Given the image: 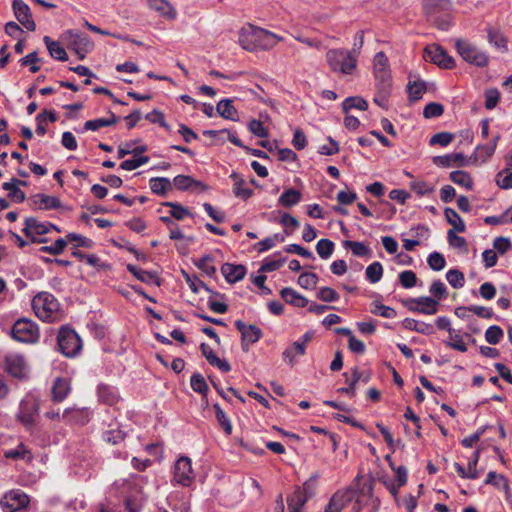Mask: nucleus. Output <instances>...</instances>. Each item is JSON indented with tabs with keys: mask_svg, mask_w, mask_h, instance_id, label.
<instances>
[{
	"mask_svg": "<svg viewBox=\"0 0 512 512\" xmlns=\"http://www.w3.org/2000/svg\"><path fill=\"white\" fill-rule=\"evenodd\" d=\"M39 410L38 399L32 395L26 396L19 406L18 419L26 427L33 426L35 422V415Z\"/></svg>",
	"mask_w": 512,
	"mask_h": 512,
	"instance_id": "ddd939ff",
	"label": "nucleus"
},
{
	"mask_svg": "<svg viewBox=\"0 0 512 512\" xmlns=\"http://www.w3.org/2000/svg\"><path fill=\"white\" fill-rule=\"evenodd\" d=\"M334 243L329 239H320L316 245V251L322 259L329 258L334 251Z\"/></svg>",
	"mask_w": 512,
	"mask_h": 512,
	"instance_id": "5fc2aeb1",
	"label": "nucleus"
},
{
	"mask_svg": "<svg viewBox=\"0 0 512 512\" xmlns=\"http://www.w3.org/2000/svg\"><path fill=\"white\" fill-rule=\"evenodd\" d=\"M35 315L44 322H57L63 319L64 313L59 301L48 292H40L32 299Z\"/></svg>",
	"mask_w": 512,
	"mask_h": 512,
	"instance_id": "f03ea898",
	"label": "nucleus"
},
{
	"mask_svg": "<svg viewBox=\"0 0 512 512\" xmlns=\"http://www.w3.org/2000/svg\"><path fill=\"white\" fill-rule=\"evenodd\" d=\"M25 235L33 242H45L41 236L49 232V223L40 222L36 218L30 217L25 220V227L23 228Z\"/></svg>",
	"mask_w": 512,
	"mask_h": 512,
	"instance_id": "6ab92c4d",
	"label": "nucleus"
},
{
	"mask_svg": "<svg viewBox=\"0 0 512 512\" xmlns=\"http://www.w3.org/2000/svg\"><path fill=\"white\" fill-rule=\"evenodd\" d=\"M450 180L459 185L465 187L467 190L473 188V179L470 174L463 170L452 171L450 173Z\"/></svg>",
	"mask_w": 512,
	"mask_h": 512,
	"instance_id": "a19ab883",
	"label": "nucleus"
},
{
	"mask_svg": "<svg viewBox=\"0 0 512 512\" xmlns=\"http://www.w3.org/2000/svg\"><path fill=\"white\" fill-rule=\"evenodd\" d=\"M30 499L26 493L20 489L10 490L5 493L0 504L4 512H16L28 506Z\"/></svg>",
	"mask_w": 512,
	"mask_h": 512,
	"instance_id": "9d476101",
	"label": "nucleus"
},
{
	"mask_svg": "<svg viewBox=\"0 0 512 512\" xmlns=\"http://www.w3.org/2000/svg\"><path fill=\"white\" fill-rule=\"evenodd\" d=\"M125 435V432L122 431L116 423H114L110 424L108 429L103 432L102 439L106 443L116 445L124 440Z\"/></svg>",
	"mask_w": 512,
	"mask_h": 512,
	"instance_id": "2f4dec72",
	"label": "nucleus"
},
{
	"mask_svg": "<svg viewBox=\"0 0 512 512\" xmlns=\"http://www.w3.org/2000/svg\"><path fill=\"white\" fill-rule=\"evenodd\" d=\"M230 178L234 180L233 193L236 197L247 200L253 195V190L244 187L245 181L237 173H232Z\"/></svg>",
	"mask_w": 512,
	"mask_h": 512,
	"instance_id": "72a5a7b5",
	"label": "nucleus"
},
{
	"mask_svg": "<svg viewBox=\"0 0 512 512\" xmlns=\"http://www.w3.org/2000/svg\"><path fill=\"white\" fill-rule=\"evenodd\" d=\"M497 185L502 189L512 188V171L504 170L497 174Z\"/></svg>",
	"mask_w": 512,
	"mask_h": 512,
	"instance_id": "774afa93",
	"label": "nucleus"
},
{
	"mask_svg": "<svg viewBox=\"0 0 512 512\" xmlns=\"http://www.w3.org/2000/svg\"><path fill=\"white\" fill-rule=\"evenodd\" d=\"M415 306H410L409 309L413 312L422 313L425 315H433L438 311V301L431 297H419L411 300Z\"/></svg>",
	"mask_w": 512,
	"mask_h": 512,
	"instance_id": "412c9836",
	"label": "nucleus"
},
{
	"mask_svg": "<svg viewBox=\"0 0 512 512\" xmlns=\"http://www.w3.org/2000/svg\"><path fill=\"white\" fill-rule=\"evenodd\" d=\"M354 502L352 505V512H377L379 509L380 501L374 498L372 489L355 491Z\"/></svg>",
	"mask_w": 512,
	"mask_h": 512,
	"instance_id": "f8f14e48",
	"label": "nucleus"
},
{
	"mask_svg": "<svg viewBox=\"0 0 512 512\" xmlns=\"http://www.w3.org/2000/svg\"><path fill=\"white\" fill-rule=\"evenodd\" d=\"M500 139V134H497L492 138L490 143L485 145H478L474 151V153L470 156L469 160L471 163H477L481 161L482 163L486 162L495 152L498 141Z\"/></svg>",
	"mask_w": 512,
	"mask_h": 512,
	"instance_id": "aec40b11",
	"label": "nucleus"
},
{
	"mask_svg": "<svg viewBox=\"0 0 512 512\" xmlns=\"http://www.w3.org/2000/svg\"><path fill=\"white\" fill-rule=\"evenodd\" d=\"M70 392V381L65 378H56L51 389L52 401L60 403L69 395Z\"/></svg>",
	"mask_w": 512,
	"mask_h": 512,
	"instance_id": "a878e982",
	"label": "nucleus"
},
{
	"mask_svg": "<svg viewBox=\"0 0 512 512\" xmlns=\"http://www.w3.org/2000/svg\"><path fill=\"white\" fill-rule=\"evenodd\" d=\"M326 61L330 69L335 73L352 75L357 68V56L346 49L335 48L328 50Z\"/></svg>",
	"mask_w": 512,
	"mask_h": 512,
	"instance_id": "20e7f679",
	"label": "nucleus"
},
{
	"mask_svg": "<svg viewBox=\"0 0 512 512\" xmlns=\"http://www.w3.org/2000/svg\"><path fill=\"white\" fill-rule=\"evenodd\" d=\"M423 57L441 68L452 69L455 66V60L449 56L439 45H429L424 49Z\"/></svg>",
	"mask_w": 512,
	"mask_h": 512,
	"instance_id": "9b49d317",
	"label": "nucleus"
},
{
	"mask_svg": "<svg viewBox=\"0 0 512 512\" xmlns=\"http://www.w3.org/2000/svg\"><path fill=\"white\" fill-rule=\"evenodd\" d=\"M195 265L202 270L206 275L213 276L216 273L214 266V258L211 255H205L195 261Z\"/></svg>",
	"mask_w": 512,
	"mask_h": 512,
	"instance_id": "de8ad7c7",
	"label": "nucleus"
},
{
	"mask_svg": "<svg viewBox=\"0 0 512 512\" xmlns=\"http://www.w3.org/2000/svg\"><path fill=\"white\" fill-rule=\"evenodd\" d=\"M485 483L493 485V486H496L497 488H502L504 490H509V481H508V479L504 475L497 474L494 471H490L487 474Z\"/></svg>",
	"mask_w": 512,
	"mask_h": 512,
	"instance_id": "09e8293b",
	"label": "nucleus"
},
{
	"mask_svg": "<svg viewBox=\"0 0 512 512\" xmlns=\"http://www.w3.org/2000/svg\"><path fill=\"white\" fill-rule=\"evenodd\" d=\"M98 398L101 402L108 404V405H114L118 402V394L115 388L101 384L98 386Z\"/></svg>",
	"mask_w": 512,
	"mask_h": 512,
	"instance_id": "4c0bfd02",
	"label": "nucleus"
},
{
	"mask_svg": "<svg viewBox=\"0 0 512 512\" xmlns=\"http://www.w3.org/2000/svg\"><path fill=\"white\" fill-rule=\"evenodd\" d=\"M127 269L134 274L139 280L143 282H153L157 286H160V279L158 278L156 273H151L148 271H144L136 268L135 266L129 264L127 265Z\"/></svg>",
	"mask_w": 512,
	"mask_h": 512,
	"instance_id": "c03bdc74",
	"label": "nucleus"
},
{
	"mask_svg": "<svg viewBox=\"0 0 512 512\" xmlns=\"http://www.w3.org/2000/svg\"><path fill=\"white\" fill-rule=\"evenodd\" d=\"M12 8L19 23L28 31H35L36 23L32 18L30 7L23 0H13Z\"/></svg>",
	"mask_w": 512,
	"mask_h": 512,
	"instance_id": "a211bd4d",
	"label": "nucleus"
},
{
	"mask_svg": "<svg viewBox=\"0 0 512 512\" xmlns=\"http://www.w3.org/2000/svg\"><path fill=\"white\" fill-rule=\"evenodd\" d=\"M4 457L13 460H24L27 463L33 460L32 452L23 443H19L14 449L6 450Z\"/></svg>",
	"mask_w": 512,
	"mask_h": 512,
	"instance_id": "c85d7f7f",
	"label": "nucleus"
},
{
	"mask_svg": "<svg viewBox=\"0 0 512 512\" xmlns=\"http://www.w3.org/2000/svg\"><path fill=\"white\" fill-rule=\"evenodd\" d=\"M59 351L66 357L74 358L82 350V340L76 331L69 326H62L57 335Z\"/></svg>",
	"mask_w": 512,
	"mask_h": 512,
	"instance_id": "39448f33",
	"label": "nucleus"
},
{
	"mask_svg": "<svg viewBox=\"0 0 512 512\" xmlns=\"http://www.w3.org/2000/svg\"><path fill=\"white\" fill-rule=\"evenodd\" d=\"M318 282V276L315 273H302L298 277V284L305 289H314Z\"/></svg>",
	"mask_w": 512,
	"mask_h": 512,
	"instance_id": "69168bd1",
	"label": "nucleus"
},
{
	"mask_svg": "<svg viewBox=\"0 0 512 512\" xmlns=\"http://www.w3.org/2000/svg\"><path fill=\"white\" fill-rule=\"evenodd\" d=\"M410 188L418 195H429L434 191V186L426 181L415 180L410 183Z\"/></svg>",
	"mask_w": 512,
	"mask_h": 512,
	"instance_id": "4d7b16f0",
	"label": "nucleus"
},
{
	"mask_svg": "<svg viewBox=\"0 0 512 512\" xmlns=\"http://www.w3.org/2000/svg\"><path fill=\"white\" fill-rule=\"evenodd\" d=\"M217 113L224 119L237 120L238 112L231 99H223L216 106Z\"/></svg>",
	"mask_w": 512,
	"mask_h": 512,
	"instance_id": "f704fd0d",
	"label": "nucleus"
},
{
	"mask_svg": "<svg viewBox=\"0 0 512 512\" xmlns=\"http://www.w3.org/2000/svg\"><path fill=\"white\" fill-rule=\"evenodd\" d=\"M221 272L229 283H235L242 280L246 274L245 266L239 264L225 263L221 267Z\"/></svg>",
	"mask_w": 512,
	"mask_h": 512,
	"instance_id": "bb28decb",
	"label": "nucleus"
},
{
	"mask_svg": "<svg viewBox=\"0 0 512 512\" xmlns=\"http://www.w3.org/2000/svg\"><path fill=\"white\" fill-rule=\"evenodd\" d=\"M173 475L177 483L189 486L194 477L190 458L180 457L174 465Z\"/></svg>",
	"mask_w": 512,
	"mask_h": 512,
	"instance_id": "f3484780",
	"label": "nucleus"
},
{
	"mask_svg": "<svg viewBox=\"0 0 512 512\" xmlns=\"http://www.w3.org/2000/svg\"><path fill=\"white\" fill-rule=\"evenodd\" d=\"M309 499L300 491V486H297L293 494L287 498L289 512H300Z\"/></svg>",
	"mask_w": 512,
	"mask_h": 512,
	"instance_id": "c756f323",
	"label": "nucleus"
},
{
	"mask_svg": "<svg viewBox=\"0 0 512 512\" xmlns=\"http://www.w3.org/2000/svg\"><path fill=\"white\" fill-rule=\"evenodd\" d=\"M32 202L35 209L39 210H50L61 208V201L55 196L46 194H36L32 197Z\"/></svg>",
	"mask_w": 512,
	"mask_h": 512,
	"instance_id": "393cba45",
	"label": "nucleus"
},
{
	"mask_svg": "<svg viewBox=\"0 0 512 512\" xmlns=\"http://www.w3.org/2000/svg\"><path fill=\"white\" fill-rule=\"evenodd\" d=\"M20 185L25 186L26 182L16 178H12L10 182L3 183L2 188L9 192L10 198L20 203L25 199L24 192L19 189Z\"/></svg>",
	"mask_w": 512,
	"mask_h": 512,
	"instance_id": "cd10ccee",
	"label": "nucleus"
},
{
	"mask_svg": "<svg viewBox=\"0 0 512 512\" xmlns=\"http://www.w3.org/2000/svg\"><path fill=\"white\" fill-rule=\"evenodd\" d=\"M190 384L195 392L202 395H206L209 390L205 378L199 373L193 374L191 376Z\"/></svg>",
	"mask_w": 512,
	"mask_h": 512,
	"instance_id": "6e6d98bb",
	"label": "nucleus"
},
{
	"mask_svg": "<svg viewBox=\"0 0 512 512\" xmlns=\"http://www.w3.org/2000/svg\"><path fill=\"white\" fill-rule=\"evenodd\" d=\"M301 192L295 188L285 190L278 199V203L284 207H292L301 200Z\"/></svg>",
	"mask_w": 512,
	"mask_h": 512,
	"instance_id": "58836bf2",
	"label": "nucleus"
},
{
	"mask_svg": "<svg viewBox=\"0 0 512 512\" xmlns=\"http://www.w3.org/2000/svg\"><path fill=\"white\" fill-rule=\"evenodd\" d=\"M366 277L367 280L375 284L379 282L383 275V267L380 262H373L366 268Z\"/></svg>",
	"mask_w": 512,
	"mask_h": 512,
	"instance_id": "3c124183",
	"label": "nucleus"
},
{
	"mask_svg": "<svg viewBox=\"0 0 512 512\" xmlns=\"http://www.w3.org/2000/svg\"><path fill=\"white\" fill-rule=\"evenodd\" d=\"M503 337V330L500 326H490L485 332V339L489 344L496 345Z\"/></svg>",
	"mask_w": 512,
	"mask_h": 512,
	"instance_id": "680f3d73",
	"label": "nucleus"
},
{
	"mask_svg": "<svg viewBox=\"0 0 512 512\" xmlns=\"http://www.w3.org/2000/svg\"><path fill=\"white\" fill-rule=\"evenodd\" d=\"M213 408L215 410V416L220 426L223 428L226 434L230 435L232 432V425L230 420L226 416L225 412L221 409L218 404H214Z\"/></svg>",
	"mask_w": 512,
	"mask_h": 512,
	"instance_id": "052dcab7",
	"label": "nucleus"
},
{
	"mask_svg": "<svg viewBox=\"0 0 512 512\" xmlns=\"http://www.w3.org/2000/svg\"><path fill=\"white\" fill-rule=\"evenodd\" d=\"M470 160H467L466 156L463 153H453L442 156H435L432 159V162L439 167H450V166H458L464 167L467 166Z\"/></svg>",
	"mask_w": 512,
	"mask_h": 512,
	"instance_id": "4be33fe9",
	"label": "nucleus"
},
{
	"mask_svg": "<svg viewBox=\"0 0 512 512\" xmlns=\"http://www.w3.org/2000/svg\"><path fill=\"white\" fill-rule=\"evenodd\" d=\"M12 337L23 343H36L40 338L38 325L30 319H18L12 327Z\"/></svg>",
	"mask_w": 512,
	"mask_h": 512,
	"instance_id": "0eeeda50",
	"label": "nucleus"
},
{
	"mask_svg": "<svg viewBox=\"0 0 512 512\" xmlns=\"http://www.w3.org/2000/svg\"><path fill=\"white\" fill-rule=\"evenodd\" d=\"M61 38L66 42L69 49L75 51L80 59H84L86 54L93 48V43L90 38L76 30L65 31Z\"/></svg>",
	"mask_w": 512,
	"mask_h": 512,
	"instance_id": "1a4fd4ad",
	"label": "nucleus"
},
{
	"mask_svg": "<svg viewBox=\"0 0 512 512\" xmlns=\"http://www.w3.org/2000/svg\"><path fill=\"white\" fill-rule=\"evenodd\" d=\"M162 206L169 207L170 208V211H169L170 217H173L176 220H182L186 216L190 215L189 210L178 203L162 202Z\"/></svg>",
	"mask_w": 512,
	"mask_h": 512,
	"instance_id": "8fccbe9b",
	"label": "nucleus"
},
{
	"mask_svg": "<svg viewBox=\"0 0 512 512\" xmlns=\"http://www.w3.org/2000/svg\"><path fill=\"white\" fill-rule=\"evenodd\" d=\"M361 379H362V373L359 372V370L357 368H354L352 370L351 380H347L348 386L339 388L337 390V392L347 394L350 397H354L356 394V385Z\"/></svg>",
	"mask_w": 512,
	"mask_h": 512,
	"instance_id": "a18cd8bd",
	"label": "nucleus"
},
{
	"mask_svg": "<svg viewBox=\"0 0 512 512\" xmlns=\"http://www.w3.org/2000/svg\"><path fill=\"white\" fill-rule=\"evenodd\" d=\"M446 279L449 282V284L455 289H460L465 284L464 274L458 269L449 270L446 273Z\"/></svg>",
	"mask_w": 512,
	"mask_h": 512,
	"instance_id": "864d4df0",
	"label": "nucleus"
},
{
	"mask_svg": "<svg viewBox=\"0 0 512 512\" xmlns=\"http://www.w3.org/2000/svg\"><path fill=\"white\" fill-rule=\"evenodd\" d=\"M403 326L406 329L416 331L418 333H422L425 335H430V334L434 333V326L432 324L425 323L422 321H417L412 318H406L403 321Z\"/></svg>",
	"mask_w": 512,
	"mask_h": 512,
	"instance_id": "e433bc0d",
	"label": "nucleus"
},
{
	"mask_svg": "<svg viewBox=\"0 0 512 512\" xmlns=\"http://www.w3.org/2000/svg\"><path fill=\"white\" fill-rule=\"evenodd\" d=\"M90 412L86 408H67L62 414V419L67 423L84 425L89 421Z\"/></svg>",
	"mask_w": 512,
	"mask_h": 512,
	"instance_id": "5701e85b",
	"label": "nucleus"
},
{
	"mask_svg": "<svg viewBox=\"0 0 512 512\" xmlns=\"http://www.w3.org/2000/svg\"><path fill=\"white\" fill-rule=\"evenodd\" d=\"M426 91V84L423 81H414L413 83L408 84V93L410 99L413 101H417L421 99L422 95Z\"/></svg>",
	"mask_w": 512,
	"mask_h": 512,
	"instance_id": "bf43d9fd",
	"label": "nucleus"
},
{
	"mask_svg": "<svg viewBox=\"0 0 512 512\" xmlns=\"http://www.w3.org/2000/svg\"><path fill=\"white\" fill-rule=\"evenodd\" d=\"M488 41L490 44H492L497 49H500L502 52H506L508 50L507 37L499 30L489 29L488 30Z\"/></svg>",
	"mask_w": 512,
	"mask_h": 512,
	"instance_id": "ea45409f",
	"label": "nucleus"
},
{
	"mask_svg": "<svg viewBox=\"0 0 512 512\" xmlns=\"http://www.w3.org/2000/svg\"><path fill=\"white\" fill-rule=\"evenodd\" d=\"M371 312L375 315H380L384 318H394L396 316V310L392 307L385 306L380 302H374Z\"/></svg>",
	"mask_w": 512,
	"mask_h": 512,
	"instance_id": "e2e57ef3",
	"label": "nucleus"
},
{
	"mask_svg": "<svg viewBox=\"0 0 512 512\" xmlns=\"http://www.w3.org/2000/svg\"><path fill=\"white\" fill-rule=\"evenodd\" d=\"M148 162V157L143 155H135L132 159L124 160L120 164V168L127 171H132L137 169L143 164Z\"/></svg>",
	"mask_w": 512,
	"mask_h": 512,
	"instance_id": "13d9d810",
	"label": "nucleus"
},
{
	"mask_svg": "<svg viewBox=\"0 0 512 512\" xmlns=\"http://www.w3.org/2000/svg\"><path fill=\"white\" fill-rule=\"evenodd\" d=\"M429 292L434 296V299L437 301L445 299L448 294L445 284L440 280H436L431 284Z\"/></svg>",
	"mask_w": 512,
	"mask_h": 512,
	"instance_id": "338daca9",
	"label": "nucleus"
},
{
	"mask_svg": "<svg viewBox=\"0 0 512 512\" xmlns=\"http://www.w3.org/2000/svg\"><path fill=\"white\" fill-rule=\"evenodd\" d=\"M455 47L459 55L466 62L477 67H485L489 62V58L485 52L480 51L476 46L471 43L458 39L455 42Z\"/></svg>",
	"mask_w": 512,
	"mask_h": 512,
	"instance_id": "6e6552de",
	"label": "nucleus"
},
{
	"mask_svg": "<svg viewBox=\"0 0 512 512\" xmlns=\"http://www.w3.org/2000/svg\"><path fill=\"white\" fill-rule=\"evenodd\" d=\"M114 485L125 497V505L128 512H140L141 491L136 478L118 480Z\"/></svg>",
	"mask_w": 512,
	"mask_h": 512,
	"instance_id": "423d86ee",
	"label": "nucleus"
},
{
	"mask_svg": "<svg viewBox=\"0 0 512 512\" xmlns=\"http://www.w3.org/2000/svg\"><path fill=\"white\" fill-rule=\"evenodd\" d=\"M343 245L350 248L355 256L366 257L370 255V249L362 242L346 240Z\"/></svg>",
	"mask_w": 512,
	"mask_h": 512,
	"instance_id": "603ef678",
	"label": "nucleus"
},
{
	"mask_svg": "<svg viewBox=\"0 0 512 512\" xmlns=\"http://www.w3.org/2000/svg\"><path fill=\"white\" fill-rule=\"evenodd\" d=\"M235 327L241 333L242 350L247 352L250 345L256 343L262 337V331L255 325H246L243 321H235Z\"/></svg>",
	"mask_w": 512,
	"mask_h": 512,
	"instance_id": "2eb2a0df",
	"label": "nucleus"
},
{
	"mask_svg": "<svg viewBox=\"0 0 512 512\" xmlns=\"http://www.w3.org/2000/svg\"><path fill=\"white\" fill-rule=\"evenodd\" d=\"M355 497V490L351 487L337 490L329 499L324 512H341Z\"/></svg>",
	"mask_w": 512,
	"mask_h": 512,
	"instance_id": "4468645a",
	"label": "nucleus"
},
{
	"mask_svg": "<svg viewBox=\"0 0 512 512\" xmlns=\"http://www.w3.org/2000/svg\"><path fill=\"white\" fill-rule=\"evenodd\" d=\"M117 121L114 114L111 115L110 118H98L94 120L86 121L84 124L85 130L97 131L102 127H107L112 124H115Z\"/></svg>",
	"mask_w": 512,
	"mask_h": 512,
	"instance_id": "49530a36",
	"label": "nucleus"
},
{
	"mask_svg": "<svg viewBox=\"0 0 512 512\" xmlns=\"http://www.w3.org/2000/svg\"><path fill=\"white\" fill-rule=\"evenodd\" d=\"M480 457V451L476 450L473 454V458L469 460L468 467L465 469L461 464L455 462L454 468L458 475L461 478L465 479H477L479 477V472L477 471L476 467L479 461Z\"/></svg>",
	"mask_w": 512,
	"mask_h": 512,
	"instance_id": "b1692460",
	"label": "nucleus"
},
{
	"mask_svg": "<svg viewBox=\"0 0 512 512\" xmlns=\"http://www.w3.org/2000/svg\"><path fill=\"white\" fill-rule=\"evenodd\" d=\"M427 263L434 271L442 270L446 265L444 256L439 252H433L428 256Z\"/></svg>",
	"mask_w": 512,
	"mask_h": 512,
	"instance_id": "0e129e2a",
	"label": "nucleus"
},
{
	"mask_svg": "<svg viewBox=\"0 0 512 512\" xmlns=\"http://www.w3.org/2000/svg\"><path fill=\"white\" fill-rule=\"evenodd\" d=\"M305 354V347L303 343L299 341L294 342L291 346L287 347L283 352V359L290 366H294L296 363V357L303 356Z\"/></svg>",
	"mask_w": 512,
	"mask_h": 512,
	"instance_id": "c9c22d12",
	"label": "nucleus"
},
{
	"mask_svg": "<svg viewBox=\"0 0 512 512\" xmlns=\"http://www.w3.org/2000/svg\"><path fill=\"white\" fill-rule=\"evenodd\" d=\"M283 40V37L252 24L242 27L239 33L240 46L249 52L271 50Z\"/></svg>",
	"mask_w": 512,
	"mask_h": 512,
	"instance_id": "f257e3e1",
	"label": "nucleus"
},
{
	"mask_svg": "<svg viewBox=\"0 0 512 512\" xmlns=\"http://www.w3.org/2000/svg\"><path fill=\"white\" fill-rule=\"evenodd\" d=\"M422 10L427 20L441 30L451 25V0H422Z\"/></svg>",
	"mask_w": 512,
	"mask_h": 512,
	"instance_id": "7ed1b4c3",
	"label": "nucleus"
},
{
	"mask_svg": "<svg viewBox=\"0 0 512 512\" xmlns=\"http://www.w3.org/2000/svg\"><path fill=\"white\" fill-rule=\"evenodd\" d=\"M444 214L447 222L453 227L454 231H465V223L454 209L447 207L444 210Z\"/></svg>",
	"mask_w": 512,
	"mask_h": 512,
	"instance_id": "79ce46f5",
	"label": "nucleus"
},
{
	"mask_svg": "<svg viewBox=\"0 0 512 512\" xmlns=\"http://www.w3.org/2000/svg\"><path fill=\"white\" fill-rule=\"evenodd\" d=\"M5 370L13 377L23 379L29 373L24 357L20 354H9L5 357Z\"/></svg>",
	"mask_w": 512,
	"mask_h": 512,
	"instance_id": "dca6fc26",
	"label": "nucleus"
},
{
	"mask_svg": "<svg viewBox=\"0 0 512 512\" xmlns=\"http://www.w3.org/2000/svg\"><path fill=\"white\" fill-rule=\"evenodd\" d=\"M281 297L284 299L285 302L296 306V307H305L308 304L307 298L296 292L292 288H283L280 292Z\"/></svg>",
	"mask_w": 512,
	"mask_h": 512,
	"instance_id": "7c9ffc66",
	"label": "nucleus"
},
{
	"mask_svg": "<svg viewBox=\"0 0 512 512\" xmlns=\"http://www.w3.org/2000/svg\"><path fill=\"white\" fill-rule=\"evenodd\" d=\"M352 108L365 111L368 108V102L359 96L348 97L342 102V110L347 114Z\"/></svg>",
	"mask_w": 512,
	"mask_h": 512,
	"instance_id": "37998d69",
	"label": "nucleus"
},
{
	"mask_svg": "<svg viewBox=\"0 0 512 512\" xmlns=\"http://www.w3.org/2000/svg\"><path fill=\"white\" fill-rule=\"evenodd\" d=\"M44 43L46 44L47 50L52 58L58 61H66L68 59V55L65 49L60 45L59 42L52 40L49 36H45L43 38Z\"/></svg>",
	"mask_w": 512,
	"mask_h": 512,
	"instance_id": "473e14b6",
	"label": "nucleus"
}]
</instances>
